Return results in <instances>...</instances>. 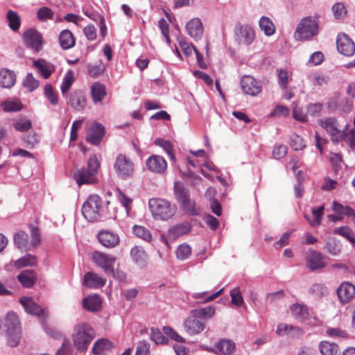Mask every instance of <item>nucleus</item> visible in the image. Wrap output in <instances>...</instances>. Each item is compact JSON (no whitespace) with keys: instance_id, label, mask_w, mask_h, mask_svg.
Returning <instances> with one entry per match:
<instances>
[{"instance_id":"31","label":"nucleus","mask_w":355,"mask_h":355,"mask_svg":"<svg viewBox=\"0 0 355 355\" xmlns=\"http://www.w3.org/2000/svg\"><path fill=\"white\" fill-rule=\"evenodd\" d=\"M59 42L63 49H69L75 45V38L69 30L62 31L59 36Z\"/></svg>"},{"instance_id":"28","label":"nucleus","mask_w":355,"mask_h":355,"mask_svg":"<svg viewBox=\"0 0 355 355\" xmlns=\"http://www.w3.org/2000/svg\"><path fill=\"white\" fill-rule=\"evenodd\" d=\"M91 95L95 103L101 102L106 95L105 86L99 83H94L91 87Z\"/></svg>"},{"instance_id":"12","label":"nucleus","mask_w":355,"mask_h":355,"mask_svg":"<svg viewBox=\"0 0 355 355\" xmlns=\"http://www.w3.org/2000/svg\"><path fill=\"white\" fill-rule=\"evenodd\" d=\"M23 40L25 45L34 51L38 52L42 48V37L35 29L30 28L25 31L23 34Z\"/></svg>"},{"instance_id":"39","label":"nucleus","mask_w":355,"mask_h":355,"mask_svg":"<svg viewBox=\"0 0 355 355\" xmlns=\"http://www.w3.org/2000/svg\"><path fill=\"white\" fill-rule=\"evenodd\" d=\"M101 301L98 295L88 296L83 300L84 309L90 311H97L101 306Z\"/></svg>"},{"instance_id":"5","label":"nucleus","mask_w":355,"mask_h":355,"mask_svg":"<svg viewBox=\"0 0 355 355\" xmlns=\"http://www.w3.org/2000/svg\"><path fill=\"white\" fill-rule=\"evenodd\" d=\"M319 124L326 130L334 144H338L343 141L347 136V132L349 126V123H347L344 128L340 130L336 119L334 117H327L320 119Z\"/></svg>"},{"instance_id":"52","label":"nucleus","mask_w":355,"mask_h":355,"mask_svg":"<svg viewBox=\"0 0 355 355\" xmlns=\"http://www.w3.org/2000/svg\"><path fill=\"white\" fill-rule=\"evenodd\" d=\"M155 144L162 147L164 150L169 155L173 162L175 161V156L173 153V146L170 141L162 139H157L155 141Z\"/></svg>"},{"instance_id":"19","label":"nucleus","mask_w":355,"mask_h":355,"mask_svg":"<svg viewBox=\"0 0 355 355\" xmlns=\"http://www.w3.org/2000/svg\"><path fill=\"white\" fill-rule=\"evenodd\" d=\"M337 295L342 303H347L355 296V286L350 282H343L338 288Z\"/></svg>"},{"instance_id":"33","label":"nucleus","mask_w":355,"mask_h":355,"mask_svg":"<svg viewBox=\"0 0 355 355\" xmlns=\"http://www.w3.org/2000/svg\"><path fill=\"white\" fill-rule=\"evenodd\" d=\"M37 263V258L35 255L26 254L21 258L16 260L13 266L17 268H21L24 267H32L36 266Z\"/></svg>"},{"instance_id":"54","label":"nucleus","mask_w":355,"mask_h":355,"mask_svg":"<svg viewBox=\"0 0 355 355\" xmlns=\"http://www.w3.org/2000/svg\"><path fill=\"white\" fill-rule=\"evenodd\" d=\"M191 253V248L188 244H181L176 250V256L178 259L184 260L187 259Z\"/></svg>"},{"instance_id":"44","label":"nucleus","mask_w":355,"mask_h":355,"mask_svg":"<svg viewBox=\"0 0 355 355\" xmlns=\"http://www.w3.org/2000/svg\"><path fill=\"white\" fill-rule=\"evenodd\" d=\"M12 126L17 131L24 132L31 128L32 123L29 119L21 117L14 119L12 121Z\"/></svg>"},{"instance_id":"13","label":"nucleus","mask_w":355,"mask_h":355,"mask_svg":"<svg viewBox=\"0 0 355 355\" xmlns=\"http://www.w3.org/2000/svg\"><path fill=\"white\" fill-rule=\"evenodd\" d=\"M92 258L94 261L101 268L106 274L112 271V268L116 261V257L112 254L103 253L99 251L93 252Z\"/></svg>"},{"instance_id":"40","label":"nucleus","mask_w":355,"mask_h":355,"mask_svg":"<svg viewBox=\"0 0 355 355\" xmlns=\"http://www.w3.org/2000/svg\"><path fill=\"white\" fill-rule=\"evenodd\" d=\"M131 257L135 263L140 266L144 265L147 260V254L141 247H135L130 252Z\"/></svg>"},{"instance_id":"21","label":"nucleus","mask_w":355,"mask_h":355,"mask_svg":"<svg viewBox=\"0 0 355 355\" xmlns=\"http://www.w3.org/2000/svg\"><path fill=\"white\" fill-rule=\"evenodd\" d=\"M105 135L104 127L100 123H94L91 125L87 135V141L93 145H98Z\"/></svg>"},{"instance_id":"46","label":"nucleus","mask_w":355,"mask_h":355,"mask_svg":"<svg viewBox=\"0 0 355 355\" xmlns=\"http://www.w3.org/2000/svg\"><path fill=\"white\" fill-rule=\"evenodd\" d=\"M214 313L215 308L211 306L191 311V314L194 318L202 319L211 318Z\"/></svg>"},{"instance_id":"9","label":"nucleus","mask_w":355,"mask_h":355,"mask_svg":"<svg viewBox=\"0 0 355 355\" xmlns=\"http://www.w3.org/2000/svg\"><path fill=\"white\" fill-rule=\"evenodd\" d=\"M114 169L117 177L126 180L133 176L135 164L132 159L124 154H119L114 163Z\"/></svg>"},{"instance_id":"50","label":"nucleus","mask_w":355,"mask_h":355,"mask_svg":"<svg viewBox=\"0 0 355 355\" xmlns=\"http://www.w3.org/2000/svg\"><path fill=\"white\" fill-rule=\"evenodd\" d=\"M324 207L323 205L319 207L318 208H313L312 214L314 217V220H310V218L307 216H305V218L308 220L311 226H318L321 223L322 216L324 214Z\"/></svg>"},{"instance_id":"8","label":"nucleus","mask_w":355,"mask_h":355,"mask_svg":"<svg viewBox=\"0 0 355 355\" xmlns=\"http://www.w3.org/2000/svg\"><path fill=\"white\" fill-rule=\"evenodd\" d=\"M102 201L97 195L88 197L82 207V213L84 217L90 222L98 220L101 218Z\"/></svg>"},{"instance_id":"41","label":"nucleus","mask_w":355,"mask_h":355,"mask_svg":"<svg viewBox=\"0 0 355 355\" xmlns=\"http://www.w3.org/2000/svg\"><path fill=\"white\" fill-rule=\"evenodd\" d=\"M291 312L293 315L299 320H304L309 317L308 308L299 303L293 304L291 306Z\"/></svg>"},{"instance_id":"56","label":"nucleus","mask_w":355,"mask_h":355,"mask_svg":"<svg viewBox=\"0 0 355 355\" xmlns=\"http://www.w3.org/2000/svg\"><path fill=\"white\" fill-rule=\"evenodd\" d=\"M277 76H278V83L281 88L286 89L289 78L291 77V74L289 71L286 69H277Z\"/></svg>"},{"instance_id":"1","label":"nucleus","mask_w":355,"mask_h":355,"mask_svg":"<svg viewBox=\"0 0 355 355\" xmlns=\"http://www.w3.org/2000/svg\"><path fill=\"white\" fill-rule=\"evenodd\" d=\"M0 329L6 333L7 345L11 347H17L21 339V328L17 315L8 312L0 323Z\"/></svg>"},{"instance_id":"61","label":"nucleus","mask_w":355,"mask_h":355,"mask_svg":"<svg viewBox=\"0 0 355 355\" xmlns=\"http://www.w3.org/2000/svg\"><path fill=\"white\" fill-rule=\"evenodd\" d=\"M150 344L144 340L139 341L137 345L135 355H150Z\"/></svg>"},{"instance_id":"58","label":"nucleus","mask_w":355,"mask_h":355,"mask_svg":"<svg viewBox=\"0 0 355 355\" xmlns=\"http://www.w3.org/2000/svg\"><path fill=\"white\" fill-rule=\"evenodd\" d=\"M1 106L5 112H17L22 109V104L18 101H4Z\"/></svg>"},{"instance_id":"53","label":"nucleus","mask_w":355,"mask_h":355,"mask_svg":"<svg viewBox=\"0 0 355 355\" xmlns=\"http://www.w3.org/2000/svg\"><path fill=\"white\" fill-rule=\"evenodd\" d=\"M44 94L48 101L53 105L58 103V96L57 93L53 89L51 85L47 84L44 86Z\"/></svg>"},{"instance_id":"2","label":"nucleus","mask_w":355,"mask_h":355,"mask_svg":"<svg viewBox=\"0 0 355 355\" xmlns=\"http://www.w3.org/2000/svg\"><path fill=\"white\" fill-rule=\"evenodd\" d=\"M71 336L76 350L84 352L95 338V331L88 323L80 322L74 325Z\"/></svg>"},{"instance_id":"32","label":"nucleus","mask_w":355,"mask_h":355,"mask_svg":"<svg viewBox=\"0 0 355 355\" xmlns=\"http://www.w3.org/2000/svg\"><path fill=\"white\" fill-rule=\"evenodd\" d=\"M112 347V343L109 340L101 338L94 343L92 352L95 355H101L111 349Z\"/></svg>"},{"instance_id":"22","label":"nucleus","mask_w":355,"mask_h":355,"mask_svg":"<svg viewBox=\"0 0 355 355\" xmlns=\"http://www.w3.org/2000/svg\"><path fill=\"white\" fill-rule=\"evenodd\" d=\"M198 318L192 315V317L188 318L184 320V327L188 334L191 336L198 334L205 329V323Z\"/></svg>"},{"instance_id":"11","label":"nucleus","mask_w":355,"mask_h":355,"mask_svg":"<svg viewBox=\"0 0 355 355\" xmlns=\"http://www.w3.org/2000/svg\"><path fill=\"white\" fill-rule=\"evenodd\" d=\"M306 266L311 271L319 270L327 266L323 255L315 250L309 249L305 254Z\"/></svg>"},{"instance_id":"38","label":"nucleus","mask_w":355,"mask_h":355,"mask_svg":"<svg viewBox=\"0 0 355 355\" xmlns=\"http://www.w3.org/2000/svg\"><path fill=\"white\" fill-rule=\"evenodd\" d=\"M174 193L176 199L180 204L190 198L189 190L179 182L174 184Z\"/></svg>"},{"instance_id":"29","label":"nucleus","mask_w":355,"mask_h":355,"mask_svg":"<svg viewBox=\"0 0 355 355\" xmlns=\"http://www.w3.org/2000/svg\"><path fill=\"white\" fill-rule=\"evenodd\" d=\"M15 74L8 69L0 71V86L4 88L12 87L15 83Z\"/></svg>"},{"instance_id":"57","label":"nucleus","mask_w":355,"mask_h":355,"mask_svg":"<svg viewBox=\"0 0 355 355\" xmlns=\"http://www.w3.org/2000/svg\"><path fill=\"white\" fill-rule=\"evenodd\" d=\"M73 345L67 338H64L61 347L57 351V355H70L73 351Z\"/></svg>"},{"instance_id":"55","label":"nucleus","mask_w":355,"mask_h":355,"mask_svg":"<svg viewBox=\"0 0 355 355\" xmlns=\"http://www.w3.org/2000/svg\"><path fill=\"white\" fill-rule=\"evenodd\" d=\"M150 339L157 345L164 344L168 342L166 338L158 328H151Z\"/></svg>"},{"instance_id":"63","label":"nucleus","mask_w":355,"mask_h":355,"mask_svg":"<svg viewBox=\"0 0 355 355\" xmlns=\"http://www.w3.org/2000/svg\"><path fill=\"white\" fill-rule=\"evenodd\" d=\"M87 70L89 76L92 77H97L104 72L105 67L102 62H101L96 65H88Z\"/></svg>"},{"instance_id":"7","label":"nucleus","mask_w":355,"mask_h":355,"mask_svg":"<svg viewBox=\"0 0 355 355\" xmlns=\"http://www.w3.org/2000/svg\"><path fill=\"white\" fill-rule=\"evenodd\" d=\"M148 206L153 218L158 220H167L175 212V207L171 206L170 202L162 198L150 199Z\"/></svg>"},{"instance_id":"49","label":"nucleus","mask_w":355,"mask_h":355,"mask_svg":"<svg viewBox=\"0 0 355 355\" xmlns=\"http://www.w3.org/2000/svg\"><path fill=\"white\" fill-rule=\"evenodd\" d=\"M7 20L9 27L13 31H17L21 24V19L17 13L12 10H9L7 13Z\"/></svg>"},{"instance_id":"37","label":"nucleus","mask_w":355,"mask_h":355,"mask_svg":"<svg viewBox=\"0 0 355 355\" xmlns=\"http://www.w3.org/2000/svg\"><path fill=\"white\" fill-rule=\"evenodd\" d=\"M260 29L263 31L267 36L272 35L275 32V27L272 20L268 17L263 16L259 21Z\"/></svg>"},{"instance_id":"3","label":"nucleus","mask_w":355,"mask_h":355,"mask_svg":"<svg viewBox=\"0 0 355 355\" xmlns=\"http://www.w3.org/2000/svg\"><path fill=\"white\" fill-rule=\"evenodd\" d=\"M319 32V21L315 17H306L297 24L294 37L297 41L310 40Z\"/></svg>"},{"instance_id":"45","label":"nucleus","mask_w":355,"mask_h":355,"mask_svg":"<svg viewBox=\"0 0 355 355\" xmlns=\"http://www.w3.org/2000/svg\"><path fill=\"white\" fill-rule=\"evenodd\" d=\"M319 349L322 355H336L338 346L333 343L322 341L319 345Z\"/></svg>"},{"instance_id":"60","label":"nucleus","mask_w":355,"mask_h":355,"mask_svg":"<svg viewBox=\"0 0 355 355\" xmlns=\"http://www.w3.org/2000/svg\"><path fill=\"white\" fill-rule=\"evenodd\" d=\"M231 302L233 304L241 306L244 301L239 288H235L230 291Z\"/></svg>"},{"instance_id":"59","label":"nucleus","mask_w":355,"mask_h":355,"mask_svg":"<svg viewBox=\"0 0 355 355\" xmlns=\"http://www.w3.org/2000/svg\"><path fill=\"white\" fill-rule=\"evenodd\" d=\"M291 146L295 150H302L306 144L303 139L298 135L293 134L291 137Z\"/></svg>"},{"instance_id":"17","label":"nucleus","mask_w":355,"mask_h":355,"mask_svg":"<svg viewBox=\"0 0 355 355\" xmlns=\"http://www.w3.org/2000/svg\"><path fill=\"white\" fill-rule=\"evenodd\" d=\"M146 166L151 172L162 174L166 170L167 163L162 156L152 155L146 160Z\"/></svg>"},{"instance_id":"51","label":"nucleus","mask_w":355,"mask_h":355,"mask_svg":"<svg viewBox=\"0 0 355 355\" xmlns=\"http://www.w3.org/2000/svg\"><path fill=\"white\" fill-rule=\"evenodd\" d=\"M132 232L136 236L141 238L146 241L150 242L152 241L153 237L150 232L143 226L135 225L132 227Z\"/></svg>"},{"instance_id":"42","label":"nucleus","mask_w":355,"mask_h":355,"mask_svg":"<svg viewBox=\"0 0 355 355\" xmlns=\"http://www.w3.org/2000/svg\"><path fill=\"white\" fill-rule=\"evenodd\" d=\"M276 333L280 336L289 334L294 336L299 334L300 333V329L298 327H295L292 325L281 323L277 325Z\"/></svg>"},{"instance_id":"27","label":"nucleus","mask_w":355,"mask_h":355,"mask_svg":"<svg viewBox=\"0 0 355 355\" xmlns=\"http://www.w3.org/2000/svg\"><path fill=\"white\" fill-rule=\"evenodd\" d=\"M17 279L24 287L31 288L35 283L36 276L33 270H25L18 275Z\"/></svg>"},{"instance_id":"23","label":"nucleus","mask_w":355,"mask_h":355,"mask_svg":"<svg viewBox=\"0 0 355 355\" xmlns=\"http://www.w3.org/2000/svg\"><path fill=\"white\" fill-rule=\"evenodd\" d=\"M83 283L86 287L98 288L105 284L106 279L94 272H88L85 275Z\"/></svg>"},{"instance_id":"36","label":"nucleus","mask_w":355,"mask_h":355,"mask_svg":"<svg viewBox=\"0 0 355 355\" xmlns=\"http://www.w3.org/2000/svg\"><path fill=\"white\" fill-rule=\"evenodd\" d=\"M324 248L327 252L332 256H338L342 252V244L335 238L328 239Z\"/></svg>"},{"instance_id":"6","label":"nucleus","mask_w":355,"mask_h":355,"mask_svg":"<svg viewBox=\"0 0 355 355\" xmlns=\"http://www.w3.org/2000/svg\"><path fill=\"white\" fill-rule=\"evenodd\" d=\"M31 241L28 242L29 236L24 231L14 235V244L21 251H30L35 249L40 243V234L37 227H31Z\"/></svg>"},{"instance_id":"30","label":"nucleus","mask_w":355,"mask_h":355,"mask_svg":"<svg viewBox=\"0 0 355 355\" xmlns=\"http://www.w3.org/2000/svg\"><path fill=\"white\" fill-rule=\"evenodd\" d=\"M33 66L44 78H48L53 71V67L44 60H37L33 62Z\"/></svg>"},{"instance_id":"15","label":"nucleus","mask_w":355,"mask_h":355,"mask_svg":"<svg viewBox=\"0 0 355 355\" xmlns=\"http://www.w3.org/2000/svg\"><path fill=\"white\" fill-rule=\"evenodd\" d=\"M337 49L345 56H351L355 51L354 42L345 34H338L336 40Z\"/></svg>"},{"instance_id":"4","label":"nucleus","mask_w":355,"mask_h":355,"mask_svg":"<svg viewBox=\"0 0 355 355\" xmlns=\"http://www.w3.org/2000/svg\"><path fill=\"white\" fill-rule=\"evenodd\" d=\"M100 166V162L96 155L91 156L87 162V167L77 169L73 173V178L79 187L85 184L95 182L96 174Z\"/></svg>"},{"instance_id":"48","label":"nucleus","mask_w":355,"mask_h":355,"mask_svg":"<svg viewBox=\"0 0 355 355\" xmlns=\"http://www.w3.org/2000/svg\"><path fill=\"white\" fill-rule=\"evenodd\" d=\"M334 234L343 236L352 244L353 247H355V237L353 236L351 229L347 226L336 228L334 230Z\"/></svg>"},{"instance_id":"34","label":"nucleus","mask_w":355,"mask_h":355,"mask_svg":"<svg viewBox=\"0 0 355 355\" xmlns=\"http://www.w3.org/2000/svg\"><path fill=\"white\" fill-rule=\"evenodd\" d=\"M308 79L312 83L313 85L317 87H324L329 81V78L320 72H313L308 76Z\"/></svg>"},{"instance_id":"26","label":"nucleus","mask_w":355,"mask_h":355,"mask_svg":"<svg viewBox=\"0 0 355 355\" xmlns=\"http://www.w3.org/2000/svg\"><path fill=\"white\" fill-rule=\"evenodd\" d=\"M218 354L230 355L236 349L235 343L230 339H221L216 345Z\"/></svg>"},{"instance_id":"20","label":"nucleus","mask_w":355,"mask_h":355,"mask_svg":"<svg viewBox=\"0 0 355 355\" xmlns=\"http://www.w3.org/2000/svg\"><path fill=\"white\" fill-rule=\"evenodd\" d=\"M19 302L26 313L37 316L45 315V309L36 304L31 297H22L19 299Z\"/></svg>"},{"instance_id":"16","label":"nucleus","mask_w":355,"mask_h":355,"mask_svg":"<svg viewBox=\"0 0 355 355\" xmlns=\"http://www.w3.org/2000/svg\"><path fill=\"white\" fill-rule=\"evenodd\" d=\"M67 98V104L77 111L83 110L86 105V99L84 93L80 90L73 91L64 96Z\"/></svg>"},{"instance_id":"25","label":"nucleus","mask_w":355,"mask_h":355,"mask_svg":"<svg viewBox=\"0 0 355 355\" xmlns=\"http://www.w3.org/2000/svg\"><path fill=\"white\" fill-rule=\"evenodd\" d=\"M191 230L189 223L185 222L177 224L168 230V237L170 239H175L180 236L188 234Z\"/></svg>"},{"instance_id":"14","label":"nucleus","mask_w":355,"mask_h":355,"mask_svg":"<svg viewBox=\"0 0 355 355\" xmlns=\"http://www.w3.org/2000/svg\"><path fill=\"white\" fill-rule=\"evenodd\" d=\"M243 92L248 95L255 96L261 91V83L251 76H243L240 81Z\"/></svg>"},{"instance_id":"64","label":"nucleus","mask_w":355,"mask_h":355,"mask_svg":"<svg viewBox=\"0 0 355 355\" xmlns=\"http://www.w3.org/2000/svg\"><path fill=\"white\" fill-rule=\"evenodd\" d=\"M332 11L335 18L343 19L347 14V10L342 3H336L332 6Z\"/></svg>"},{"instance_id":"24","label":"nucleus","mask_w":355,"mask_h":355,"mask_svg":"<svg viewBox=\"0 0 355 355\" xmlns=\"http://www.w3.org/2000/svg\"><path fill=\"white\" fill-rule=\"evenodd\" d=\"M98 239L103 246L107 248H114L119 241L118 235L109 231L101 232L98 235Z\"/></svg>"},{"instance_id":"10","label":"nucleus","mask_w":355,"mask_h":355,"mask_svg":"<svg viewBox=\"0 0 355 355\" xmlns=\"http://www.w3.org/2000/svg\"><path fill=\"white\" fill-rule=\"evenodd\" d=\"M234 37L236 42L240 45L249 46L254 42L256 33L249 24H238L235 27Z\"/></svg>"},{"instance_id":"18","label":"nucleus","mask_w":355,"mask_h":355,"mask_svg":"<svg viewBox=\"0 0 355 355\" xmlns=\"http://www.w3.org/2000/svg\"><path fill=\"white\" fill-rule=\"evenodd\" d=\"M187 32L193 40H200L203 35V26L199 18H193L186 24Z\"/></svg>"},{"instance_id":"62","label":"nucleus","mask_w":355,"mask_h":355,"mask_svg":"<svg viewBox=\"0 0 355 355\" xmlns=\"http://www.w3.org/2000/svg\"><path fill=\"white\" fill-rule=\"evenodd\" d=\"M24 86L28 89V91L32 92L38 87L39 81L33 77L32 73H28L24 82Z\"/></svg>"},{"instance_id":"35","label":"nucleus","mask_w":355,"mask_h":355,"mask_svg":"<svg viewBox=\"0 0 355 355\" xmlns=\"http://www.w3.org/2000/svg\"><path fill=\"white\" fill-rule=\"evenodd\" d=\"M332 210L338 215H345L352 218H355V211L349 206H343L338 202L334 200L332 202Z\"/></svg>"},{"instance_id":"47","label":"nucleus","mask_w":355,"mask_h":355,"mask_svg":"<svg viewBox=\"0 0 355 355\" xmlns=\"http://www.w3.org/2000/svg\"><path fill=\"white\" fill-rule=\"evenodd\" d=\"M180 205L182 209L189 215L196 216L200 213V208L196 205L195 201L190 199V198Z\"/></svg>"},{"instance_id":"43","label":"nucleus","mask_w":355,"mask_h":355,"mask_svg":"<svg viewBox=\"0 0 355 355\" xmlns=\"http://www.w3.org/2000/svg\"><path fill=\"white\" fill-rule=\"evenodd\" d=\"M75 80L73 71L69 70L64 75L62 83L60 86V90L63 96H67L68 91L71 88Z\"/></svg>"}]
</instances>
